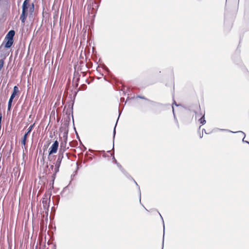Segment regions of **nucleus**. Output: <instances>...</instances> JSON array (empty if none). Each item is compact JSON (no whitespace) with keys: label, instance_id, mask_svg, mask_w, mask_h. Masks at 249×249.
Masks as SVG:
<instances>
[{"label":"nucleus","instance_id":"nucleus-10","mask_svg":"<svg viewBox=\"0 0 249 249\" xmlns=\"http://www.w3.org/2000/svg\"><path fill=\"white\" fill-rule=\"evenodd\" d=\"M63 158V156L62 155V154H58V158H57V160L56 161L55 166L60 167Z\"/></svg>","mask_w":249,"mask_h":249},{"label":"nucleus","instance_id":"nucleus-13","mask_svg":"<svg viewBox=\"0 0 249 249\" xmlns=\"http://www.w3.org/2000/svg\"><path fill=\"white\" fill-rule=\"evenodd\" d=\"M34 126H35V123L29 126V127L27 129V132L26 133H28V134H29L30 133V132H31L32 130L33 129Z\"/></svg>","mask_w":249,"mask_h":249},{"label":"nucleus","instance_id":"nucleus-20","mask_svg":"<svg viewBox=\"0 0 249 249\" xmlns=\"http://www.w3.org/2000/svg\"><path fill=\"white\" fill-rule=\"evenodd\" d=\"M53 165H52L51 167H52V168H53Z\"/></svg>","mask_w":249,"mask_h":249},{"label":"nucleus","instance_id":"nucleus-7","mask_svg":"<svg viewBox=\"0 0 249 249\" xmlns=\"http://www.w3.org/2000/svg\"><path fill=\"white\" fill-rule=\"evenodd\" d=\"M27 16L28 12H26L25 11V10L24 9V10L22 11L21 14L20 16V19L21 20L22 23H23V24L25 22Z\"/></svg>","mask_w":249,"mask_h":249},{"label":"nucleus","instance_id":"nucleus-19","mask_svg":"<svg viewBox=\"0 0 249 249\" xmlns=\"http://www.w3.org/2000/svg\"><path fill=\"white\" fill-rule=\"evenodd\" d=\"M29 0H25L24 2H26V3H27V4H29Z\"/></svg>","mask_w":249,"mask_h":249},{"label":"nucleus","instance_id":"nucleus-17","mask_svg":"<svg viewBox=\"0 0 249 249\" xmlns=\"http://www.w3.org/2000/svg\"><path fill=\"white\" fill-rule=\"evenodd\" d=\"M59 167L55 166L54 167V174H56L59 171Z\"/></svg>","mask_w":249,"mask_h":249},{"label":"nucleus","instance_id":"nucleus-3","mask_svg":"<svg viewBox=\"0 0 249 249\" xmlns=\"http://www.w3.org/2000/svg\"><path fill=\"white\" fill-rule=\"evenodd\" d=\"M51 194H45L42 198V204L44 208H48L49 206L48 200L50 199Z\"/></svg>","mask_w":249,"mask_h":249},{"label":"nucleus","instance_id":"nucleus-15","mask_svg":"<svg viewBox=\"0 0 249 249\" xmlns=\"http://www.w3.org/2000/svg\"><path fill=\"white\" fill-rule=\"evenodd\" d=\"M136 97L138 98L144 99V100H145L146 101H149V100L148 99H147L146 98H145L144 96H143L137 95L136 96Z\"/></svg>","mask_w":249,"mask_h":249},{"label":"nucleus","instance_id":"nucleus-8","mask_svg":"<svg viewBox=\"0 0 249 249\" xmlns=\"http://www.w3.org/2000/svg\"><path fill=\"white\" fill-rule=\"evenodd\" d=\"M15 32L14 30L10 31L6 35L5 40L6 41L7 39L13 40V37L15 36Z\"/></svg>","mask_w":249,"mask_h":249},{"label":"nucleus","instance_id":"nucleus-1","mask_svg":"<svg viewBox=\"0 0 249 249\" xmlns=\"http://www.w3.org/2000/svg\"><path fill=\"white\" fill-rule=\"evenodd\" d=\"M59 146L58 142L56 140L51 145L49 150V155H51L57 152Z\"/></svg>","mask_w":249,"mask_h":249},{"label":"nucleus","instance_id":"nucleus-2","mask_svg":"<svg viewBox=\"0 0 249 249\" xmlns=\"http://www.w3.org/2000/svg\"><path fill=\"white\" fill-rule=\"evenodd\" d=\"M98 7L97 3L94 1L92 2L91 4L88 5V10L89 14H94L96 11V8Z\"/></svg>","mask_w":249,"mask_h":249},{"label":"nucleus","instance_id":"nucleus-9","mask_svg":"<svg viewBox=\"0 0 249 249\" xmlns=\"http://www.w3.org/2000/svg\"><path fill=\"white\" fill-rule=\"evenodd\" d=\"M28 135H29V134H28V133H26L24 135V136L21 141V143L22 145L23 146H22V148L24 147L25 149H26V147H27L26 141H27V139L28 137Z\"/></svg>","mask_w":249,"mask_h":249},{"label":"nucleus","instance_id":"nucleus-18","mask_svg":"<svg viewBox=\"0 0 249 249\" xmlns=\"http://www.w3.org/2000/svg\"><path fill=\"white\" fill-rule=\"evenodd\" d=\"M14 98H15V97H14L13 96L11 95V97H10V98L9 100H12V101H13V99H14Z\"/></svg>","mask_w":249,"mask_h":249},{"label":"nucleus","instance_id":"nucleus-6","mask_svg":"<svg viewBox=\"0 0 249 249\" xmlns=\"http://www.w3.org/2000/svg\"><path fill=\"white\" fill-rule=\"evenodd\" d=\"M205 112L204 111H200V114H197L196 113V117H200L199 119V122L200 124L202 125L205 124L206 123V121L205 120Z\"/></svg>","mask_w":249,"mask_h":249},{"label":"nucleus","instance_id":"nucleus-11","mask_svg":"<svg viewBox=\"0 0 249 249\" xmlns=\"http://www.w3.org/2000/svg\"><path fill=\"white\" fill-rule=\"evenodd\" d=\"M5 45L4 47L6 48H9L13 45L14 41L11 40L7 39L6 41L4 39Z\"/></svg>","mask_w":249,"mask_h":249},{"label":"nucleus","instance_id":"nucleus-16","mask_svg":"<svg viewBox=\"0 0 249 249\" xmlns=\"http://www.w3.org/2000/svg\"><path fill=\"white\" fill-rule=\"evenodd\" d=\"M4 61L2 59L0 60V70L2 69L3 66Z\"/></svg>","mask_w":249,"mask_h":249},{"label":"nucleus","instance_id":"nucleus-5","mask_svg":"<svg viewBox=\"0 0 249 249\" xmlns=\"http://www.w3.org/2000/svg\"><path fill=\"white\" fill-rule=\"evenodd\" d=\"M30 7L29 4H27L26 3V2H23L22 6V11H23L24 9L25 11L26 12H28V9H29V11L31 13H33L34 11V3H32V7Z\"/></svg>","mask_w":249,"mask_h":249},{"label":"nucleus","instance_id":"nucleus-14","mask_svg":"<svg viewBox=\"0 0 249 249\" xmlns=\"http://www.w3.org/2000/svg\"><path fill=\"white\" fill-rule=\"evenodd\" d=\"M13 101L9 100L8 104V110H10Z\"/></svg>","mask_w":249,"mask_h":249},{"label":"nucleus","instance_id":"nucleus-4","mask_svg":"<svg viewBox=\"0 0 249 249\" xmlns=\"http://www.w3.org/2000/svg\"><path fill=\"white\" fill-rule=\"evenodd\" d=\"M67 137V136L66 135V138L64 141L60 143V148L59 151V154H62L63 156L64 152L69 148L68 147H66Z\"/></svg>","mask_w":249,"mask_h":249},{"label":"nucleus","instance_id":"nucleus-12","mask_svg":"<svg viewBox=\"0 0 249 249\" xmlns=\"http://www.w3.org/2000/svg\"><path fill=\"white\" fill-rule=\"evenodd\" d=\"M19 92V89L17 86H15L13 89V91L12 93V96H13L15 97L16 95Z\"/></svg>","mask_w":249,"mask_h":249}]
</instances>
